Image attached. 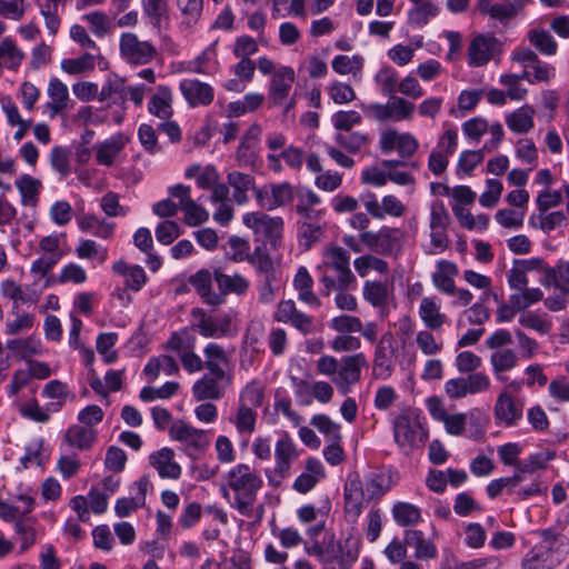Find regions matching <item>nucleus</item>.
I'll return each mask as SVG.
<instances>
[{
  "instance_id": "nucleus-12",
  "label": "nucleus",
  "mask_w": 569,
  "mask_h": 569,
  "mask_svg": "<svg viewBox=\"0 0 569 569\" xmlns=\"http://www.w3.org/2000/svg\"><path fill=\"white\" fill-rule=\"evenodd\" d=\"M298 452L292 439L284 435L274 447V468L267 473L268 480L272 485H279L290 472L291 463L297 459Z\"/></svg>"
},
{
  "instance_id": "nucleus-17",
  "label": "nucleus",
  "mask_w": 569,
  "mask_h": 569,
  "mask_svg": "<svg viewBox=\"0 0 569 569\" xmlns=\"http://www.w3.org/2000/svg\"><path fill=\"white\" fill-rule=\"evenodd\" d=\"M372 500L363 481L356 475L349 477L345 487V509L348 516L357 519L365 506Z\"/></svg>"
},
{
  "instance_id": "nucleus-36",
  "label": "nucleus",
  "mask_w": 569,
  "mask_h": 569,
  "mask_svg": "<svg viewBox=\"0 0 569 569\" xmlns=\"http://www.w3.org/2000/svg\"><path fill=\"white\" fill-rule=\"evenodd\" d=\"M149 380H156L161 373L173 376L179 372V366L176 360L167 355L151 358L143 369Z\"/></svg>"
},
{
  "instance_id": "nucleus-63",
  "label": "nucleus",
  "mask_w": 569,
  "mask_h": 569,
  "mask_svg": "<svg viewBox=\"0 0 569 569\" xmlns=\"http://www.w3.org/2000/svg\"><path fill=\"white\" fill-rule=\"evenodd\" d=\"M178 8L183 17L182 23L192 27L202 12V0H178Z\"/></svg>"
},
{
  "instance_id": "nucleus-61",
  "label": "nucleus",
  "mask_w": 569,
  "mask_h": 569,
  "mask_svg": "<svg viewBox=\"0 0 569 569\" xmlns=\"http://www.w3.org/2000/svg\"><path fill=\"white\" fill-rule=\"evenodd\" d=\"M495 219L503 228L518 229L523 224L525 211L510 208L500 209L496 212Z\"/></svg>"
},
{
  "instance_id": "nucleus-28",
  "label": "nucleus",
  "mask_w": 569,
  "mask_h": 569,
  "mask_svg": "<svg viewBox=\"0 0 569 569\" xmlns=\"http://www.w3.org/2000/svg\"><path fill=\"white\" fill-rule=\"evenodd\" d=\"M325 477L321 462L316 458H308L305 471L295 480L293 489L300 493H307Z\"/></svg>"
},
{
  "instance_id": "nucleus-55",
  "label": "nucleus",
  "mask_w": 569,
  "mask_h": 569,
  "mask_svg": "<svg viewBox=\"0 0 569 569\" xmlns=\"http://www.w3.org/2000/svg\"><path fill=\"white\" fill-rule=\"evenodd\" d=\"M239 433L251 435L256 429V412L253 408L239 405L234 418L231 420Z\"/></svg>"
},
{
  "instance_id": "nucleus-5",
  "label": "nucleus",
  "mask_w": 569,
  "mask_h": 569,
  "mask_svg": "<svg viewBox=\"0 0 569 569\" xmlns=\"http://www.w3.org/2000/svg\"><path fill=\"white\" fill-rule=\"evenodd\" d=\"M399 346L395 335L391 331L385 332L376 343L372 375L377 379L387 380L391 377L396 360L398 358Z\"/></svg>"
},
{
  "instance_id": "nucleus-39",
  "label": "nucleus",
  "mask_w": 569,
  "mask_h": 569,
  "mask_svg": "<svg viewBox=\"0 0 569 569\" xmlns=\"http://www.w3.org/2000/svg\"><path fill=\"white\" fill-rule=\"evenodd\" d=\"M539 262L540 261L536 259L516 261L508 274L510 288L517 292L525 289L528 284L527 272L533 270Z\"/></svg>"
},
{
  "instance_id": "nucleus-59",
  "label": "nucleus",
  "mask_w": 569,
  "mask_h": 569,
  "mask_svg": "<svg viewBox=\"0 0 569 569\" xmlns=\"http://www.w3.org/2000/svg\"><path fill=\"white\" fill-rule=\"evenodd\" d=\"M336 141L348 151L357 152L369 143L370 138L366 133L359 131L351 132L350 130L345 133H338L336 136Z\"/></svg>"
},
{
  "instance_id": "nucleus-27",
  "label": "nucleus",
  "mask_w": 569,
  "mask_h": 569,
  "mask_svg": "<svg viewBox=\"0 0 569 569\" xmlns=\"http://www.w3.org/2000/svg\"><path fill=\"white\" fill-rule=\"evenodd\" d=\"M458 273L456 263L448 260H440L432 273V283L436 289L445 295H453L456 284L453 277Z\"/></svg>"
},
{
  "instance_id": "nucleus-18",
  "label": "nucleus",
  "mask_w": 569,
  "mask_h": 569,
  "mask_svg": "<svg viewBox=\"0 0 569 569\" xmlns=\"http://www.w3.org/2000/svg\"><path fill=\"white\" fill-rule=\"evenodd\" d=\"M379 144L383 152L397 150L402 157H411L419 147L417 139L411 133H400L395 129L382 131Z\"/></svg>"
},
{
  "instance_id": "nucleus-62",
  "label": "nucleus",
  "mask_w": 569,
  "mask_h": 569,
  "mask_svg": "<svg viewBox=\"0 0 569 569\" xmlns=\"http://www.w3.org/2000/svg\"><path fill=\"white\" fill-rule=\"evenodd\" d=\"M543 293L539 288H525L510 296V302L518 309L525 310L531 305L542 300Z\"/></svg>"
},
{
  "instance_id": "nucleus-33",
  "label": "nucleus",
  "mask_w": 569,
  "mask_h": 569,
  "mask_svg": "<svg viewBox=\"0 0 569 569\" xmlns=\"http://www.w3.org/2000/svg\"><path fill=\"white\" fill-rule=\"evenodd\" d=\"M227 182L233 189V200L238 204H244L249 197L248 191L257 189L254 178L239 171H231L227 174Z\"/></svg>"
},
{
  "instance_id": "nucleus-31",
  "label": "nucleus",
  "mask_w": 569,
  "mask_h": 569,
  "mask_svg": "<svg viewBox=\"0 0 569 569\" xmlns=\"http://www.w3.org/2000/svg\"><path fill=\"white\" fill-rule=\"evenodd\" d=\"M189 283L194 288L203 301L210 306H218L222 298L212 290V276L210 271L202 269L189 278Z\"/></svg>"
},
{
  "instance_id": "nucleus-57",
  "label": "nucleus",
  "mask_w": 569,
  "mask_h": 569,
  "mask_svg": "<svg viewBox=\"0 0 569 569\" xmlns=\"http://www.w3.org/2000/svg\"><path fill=\"white\" fill-rule=\"evenodd\" d=\"M432 330H420L416 335V345L425 356H436L442 350V341L438 340Z\"/></svg>"
},
{
  "instance_id": "nucleus-23",
  "label": "nucleus",
  "mask_w": 569,
  "mask_h": 569,
  "mask_svg": "<svg viewBox=\"0 0 569 569\" xmlns=\"http://www.w3.org/2000/svg\"><path fill=\"white\" fill-rule=\"evenodd\" d=\"M204 368L208 372L217 375L218 378H227L231 376L226 369L229 363V358L226 350L217 343H208L203 349Z\"/></svg>"
},
{
  "instance_id": "nucleus-54",
  "label": "nucleus",
  "mask_w": 569,
  "mask_h": 569,
  "mask_svg": "<svg viewBox=\"0 0 569 569\" xmlns=\"http://www.w3.org/2000/svg\"><path fill=\"white\" fill-rule=\"evenodd\" d=\"M311 425L321 432L328 441L339 442L341 439L340 425L332 421L327 415H315Z\"/></svg>"
},
{
  "instance_id": "nucleus-47",
  "label": "nucleus",
  "mask_w": 569,
  "mask_h": 569,
  "mask_svg": "<svg viewBox=\"0 0 569 569\" xmlns=\"http://www.w3.org/2000/svg\"><path fill=\"white\" fill-rule=\"evenodd\" d=\"M96 432L87 426H72L66 433L67 442L78 449L89 448L94 441Z\"/></svg>"
},
{
  "instance_id": "nucleus-38",
  "label": "nucleus",
  "mask_w": 569,
  "mask_h": 569,
  "mask_svg": "<svg viewBox=\"0 0 569 569\" xmlns=\"http://www.w3.org/2000/svg\"><path fill=\"white\" fill-rule=\"evenodd\" d=\"M535 110L523 106L506 117L508 128L516 133H527L533 127Z\"/></svg>"
},
{
  "instance_id": "nucleus-8",
  "label": "nucleus",
  "mask_w": 569,
  "mask_h": 569,
  "mask_svg": "<svg viewBox=\"0 0 569 569\" xmlns=\"http://www.w3.org/2000/svg\"><path fill=\"white\" fill-rule=\"evenodd\" d=\"M491 388L490 377L482 371L468 373L466 377L449 379L445 383V392L450 399H462L468 395H478L489 391Z\"/></svg>"
},
{
  "instance_id": "nucleus-41",
  "label": "nucleus",
  "mask_w": 569,
  "mask_h": 569,
  "mask_svg": "<svg viewBox=\"0 0 569 569\" xmlns=\"http://www.w3.org/2000/svg\"><path fill=\"white\" fill-rule=\"evenodd\" d=\"M24 59L23 51L10 38L0 42V66L17 70Z\"/></svg>"
},
{
  "instance_id": "nucleus-29",
  "label": "nucleus",
  "mask_w": 569,
  "mask_h": 569,
  "mask_svg": "<svg viewBox=\"0 0 569 569\" xmlns=\"http://www.w3.org/2000/svg\"><path fill=\"white\" fill-rule=\"evenodd\" d=\"M496 417L508 426H512L522 417V407L508 391H501L495 405Z\"/></svg>"
},
{
  "instance_id": "nucleus-26",
  "label": "nucleus",
  "mask_w": 569,
  "mask_h": 569,
  "mask_svg": "<svg viewBox=\"0 0 569 569\" xmlns=\"http://www.w3.org/2000/svg\"><path fill=\"white\" fill-rule=\"evenodd\" d=\"M126 144V140L121 134L113 136L102 142L94 144L96 160L100 166L111 167L121 153Z\"/></svg>"
},
{
  "instance_id": "nucleus-2",
  "label": "nucleus",
  "mask_w": 569,
  "mask_h": 569,
  "mask_svg": "<svg viewBox=\"0 0 569 569\" xmlns=\"http://www.w3.org/2000/svg\"><path fill=\"white\" fill-rule=\"evenodd\" d=\"M540 543L522 559V569H553L569 552V539L563 535L546 529L539 532Z\"/></svg>"
},
{
  "instance_id": "nucleus-56",
  "label": "nucleus",
  "mask_w": 569,
  "mask_h": 569,
  "mask_svg": "<svg viewBox=\"0 0 569 569\" xmlns=\"http://www.w3.org/2000/svg\"><path fill=\"white\" fill-rule=\"evenodd\" d=\"M96 60L90 53L61 61V69L69 74H80L94 69Z\"/></svg>"
},
{
  "instance_id": "nucleus-24",
  "label": "nucleus",
  "mask_w": 569,
  "mask_h": 569,
  "mask_svg": "<svg viewBox=\"0 0 569 569\" xmlns=\"http://www.w3.org/2000/svg\"><path fill=\"white\" fill-rule=\"evenodd\" d=\"M489 361L496 380L507 382L505 373L518 366L519 357L515 350L505 348L493 351Z\"/></svg>"
},
{
  "instance_id": "nucleus-10",
  "label": "nucleus",
  "mask_w": 569,
  "mask_h": 569,
  "mask_svg": "<svg viewBox=\"0 0 569 569\" xmlns=\"http://www.w3.org/2000/svg\"><path fill=\"white\" fill-rule=\"evenodd\" d=\"M243 224L251 229L258 237H263L273 247L282 236L283 220L280 217H271L263 212H248L242 217Z\"/></svg>"
},
{
  "instance_id": "nucleus-48",
  "label": "nucleus",
  "mask_w": 569,
  "mask_h": 569,
  "mask_svg": "<svg viewBox=\"0 0 569 569\" xmlns=\"http://www.w3.org/2000/svg\"><path fill=\"white\" fill-rule=\"evenodd\" d=\"M395 521L402 527L415 526L420 521V510L408 502H398L392 508Z\"/></svg>"
},
{
  "instance_id": "nucleus-3",
  "label": "nucleus",
  "mask_w": 569,
  "mask_h": 569,
  "mask_svg": "<svg viewBox=\"0 0 569 569\" xmlns=\"http://www.w3.org/2000/svg\"><path fill=\"white\" fill-rule=\"evenodd\" d=\"M393 437L401 450L409 455L423 447L428 433L425 430L419 415L413 410H406L393 421Z\"/></svg>"
},
{
  "instance_id": "nucleus-50",
  "label": "nucleus",
  "mask_w": 569,
  "mask_h": 569,
  "mask_svg": "<svg viewBox=\"0 0 569 569\" xmlns=\"http://www.w3.org/2000/svg\"><path fill=\"white\" fill-rule=\"evenodd\" d=\"M521 77L531 83L548 82L555 77V69L538 59L532 64H527L525 67Z\"/></svg>"
},
{
  "instance_id": "nucleus-1",
  "label": "nucleus",
  "mask_w": 569,
  "mask_h": 569,
  "mask_svg": "<svg viewBox=\"0 0 569 569\" xmlns=\"http://www.w3.org/2000/svg\"><path fill=\"white\" fill-rule=\"evenodd\" d=\"M262 485L260 475L247 463H238L226 473V488L233 493V506L246 516L250 513Z\"/></svg>"
},
{
  "instance_id": "nucleus-21",
  "label": "nucleus",
  "mask_w": 569,
  "mask_h": 569,
  "mask_svg": "<svg viewBox=\"0 0 569 569\" xmlns=\"http://www.w3.org/2000/svg\"><path fill=\"white\" fill-rule=\"evenodd\" d=\"M418 315L429 330H440L448 320L441 312L440 300L437 297H423L419 303Z\"/></svg>"
},
{
  "instance_id": "nucleus-45",
  "label": "nucleus",
  "mask_w": 569,
  "mask_h": 569,
  "mask_svg": "<svg viewBox=\"0 0 569 569\" xmlns=\"http://www.w3.org/2000/svg\"><path fill=\"white\" fill-rule=\"evenodd\" d=\"M66 0H43L39 2L40 14L44 19L46 28L51 34H56L60 28L61 19L59 17V3Z\"/></svg>"
},
{
  "instance_id": "nucleus-44",
  "label": "nucleus",
  "mask_w": 569,
  "mask_h": 569,
  "mask_svg": "<svg viewBox=\"0 0 569 569\" xmlns=\"http://www.w3.org/2000/svg\"><path fill=\"white\" fill-rule=\"evenodd\" d=\"M363 298L375 308H383L388 301V288L379 281H366L362 289Z\"/></svg>"
},
{
  "instance_id": "nucleus-6",
  "label": "nucleus",
  "mask_w": 569,
  "mask_h": 569,
  "mask_svg": "<svg viewBox=\"0 0 569 569\" xmlns=\"http://www.w3.org/2000/svg\"><path fill=\"white\" fill-rule=\"evenodd\" d=\"M119 52L121 59L132 66L150 63L158 56L156 47L142 40L134 32H123L119 38Z\"/></svg>"
},
{
  "instance_id": "nucleus-49",
  "label": "nucleus",
  "mask_w": 569,
  "mask_h": 569,
  "mask_svg": "<svg viewBox=\"0 0 569 569\" xmlns=\"http://www.w3.org/2000/svg\"><path fill=\"white\" fill-rule=\"evenodd\" d=\"M7 348L22 359L39 355L41 351L40 342L33 337L12 339L7 342Z\"/></svg>"
},
{
  "instance_id": "nucleus-43",
  "label": "nucleus",
  "mask_w": 569,
  "mask_h": 569,
  "mask_svg": "<svg viewBox=\"0 0 569 569\" xmlns=\"http://www.w3.org/2000/svg\"><path fill=\"white\" fill-rule=\"evenodd\" d=\"M439 10V7L429 0L417 3L408 13L409 22L417 27L426 26L430 19L437 17Z\"/></svg>"
},
{
  "instance_id": "nucleus-15",
  "label": "nucleus",
  "mask_w": 569,
  "mask_h": 569,
  "mask_svg": "<svg viewBox=\"0 0 569 569\" xmlns=\"http://www.w3.org/2000/svg\"><path fill=\"white\" fill-rule=\"evenodd\" d=\"M231 382L232 376L218 378L217 375L208 372L193 383L192 396L197 401L218 400L224 396Z\"/></svg>"
},
{
  "instance_id": "nucleus-25",
  "label": "nucleus",
  "mask_w": 569,
  "mask_h": 569,
  "mask_svg": "<svg viewBox=\"0 0 569 569\" xmlns=\"http://www.w3.org/2000/svg\"><path fill=\"white\" fill-rule=\"evenodd\" d=\"M183 97L191 106L209 104L213 100V89L196 79H186L180 83Z\"/></svg>"
},
{
  "instance_id": "nucleus-4",
  "label": "nucleus",
  "mask_w": 569,
  "mask_h": 569,
  "mask_svg": "<svg viewBox=\"0 0 569 569\" xmlns=\"http://www.w3.org/2000/svg\"><path fill=\"white\" fill-rule=\"evenodd\" d=\"M362 111L378 122H398L409 120L415 112V104L402 97L390 96L386 103L361 104Z\"/></svg>"
},
{
  "instance_id": "nucleus-20",
  "label": "nucleus",
  "mask_w": 569,
  "mask_h": 569,
  "mask_svg": "<svg viewBox=\"0 0 569 569\" xmlns=\"http://www.w3.org/2000/svg\"><path fill=\"white\" fill-rule=\"evenodd\" d=\"M193 319L197 321L196 327L198 332L204 338H220L228 333L231 325L229 317L222 319H212L201 309L192 311Z\"/></svg>"
},
{
  "instance_id": "nucleus-16",
  "label": "nucleus",
  "mask_w": 569,
  "mask_h": 569,
  "mask_svg": "<svg viewBox=\"0 0 569 569\" xmlns=\"http://www.w3.org/2000/svg\"><path fill=\"white\" fill-rule=\"evenodd\" d=\"M367 365L363 353H356L342 359V365L338 369V375L333 377L332 382L343 393L350 391V386L357 383L361 377V369Z\"/></svg>"
},
{
  "instance_id": "nucleus-58",
  "label": "nucleus",
  "mask_w": 569,
  "mask_h": 569,
  "mask_svg": "<svg viewBox=\"0 0 569 569\" xmlns=\"http://www.w3.org/2000/svg\"><path fill=\"white\" fill-rule=\"evenodd\" d=\"M327 552L330 559H337L341 563H351L358 557L357 542L348 538L343 545L339 543L337 548L332 546Z\"/></svg>"
},
{
  "instance_id": "nucleus-60",
  "label": "nucleus",
  "mask_w": 569,
  "mask_h": 569,
  "mask_svg": "<svg viewBox=\"0 0 569 569\" xmlns=\"http://www.w3.org/2000/svg\"><path fill=\"white\" fill-rule=\"evenodd\" d=\"M264 389L258 381H251L241 391L239 405L250 408H258L262 405Z\"/></svg>"
},
{
  "instance_id": "nucleus-64",
  "label": "nucleus",
  "mask_w": 569,
  "mask_h": 569,
  "mask_svg": "<svg viewBox=\"0 0 569 569\" xmlns=\"http://www.w3.org/2000/svg\"><path fill=\"white\" fill-rule=\"evenodd\" d=\"M529 40L543 54L551 56L557 51L556 41L552 36L545 30L530 31Z\"/></svg>"
},
{
  "instance_id": "nucleus-37",
  "label": "nucleus",
  "mask_w": 569,
  "mask_h": 569,
  "mask_svg": "<svg viewBox=\"0 0 569 569\" xmlns=\"http://www.w3.org/2000/svg\"><path fill=\"white\" fill-rule=\"evenodd\" d=\"M405 540L407 545L415 548L417 559H433L437 556L435 543L425 539L423 533L419 530L406 531Z\"/></svg>"
},
{
  "instance_id": "nucleus-13",
  "label": "nucleus",
  "mask_w": 569,
  "mask_h": 569,
  "mask_svg": "<svg viewBox=\"0 0 569 569\" xmlns=\"http://www.w3.org/2000/svg\"><path fill=\"white\" fill-rule=\"evenodd\" d=\"M254 196L261 208L274 210L292 201L293 187L289 182L269 183L254 189Z\"/></svg>"
},
{
  "instance_id": "nucleus-9",
  "label": "nucleus",
  "mask_w": 569,
  "mask_h": 569,
  "mask_svg": "<svg viewBox=\"0 0 569 569\" xmlns=\"http://www.w3.org/2000/svg\"><path fill=\"white\" fill-rule=\"evenodd\" d=\"M296 80L295 70L288 66H281L272 76L269 87L268 97L273 106H284L288 112L296 104V99L290 97L292 84Z\"/></svg>"
},
{
  "instance_id": "nucleus-14",
  "label": "nucleus",
  "mask_w": 569,
  "mask_h": 569,
  "mask_svg": "<svg viewBox=\"0 0 569 569\" xmlns=\"http://www.w3.org/2000/svg\"><path fill=\"white\" fill-rule=\"evenodd\" d=\"M350 257L341 247H329L325 251L323 270L332 269L338 276L339 289H347L355 280L349 267ZM321 269V267H319Z\"/></svg>"
},
{
  "instance_id": "nucleus-42",
  "label": "nucleus",
  "mask_w": 569,
  "mask_h": 569,
  "mask_svg": "<svg viewBox=\"0 0 569 569\" xmlns=\"http://www.w3.org/2000/svg\"><path fill=\"white\" fill-rule=\"evenodd\" d=\"M79 228L99 238H109L113 230V224L99 219L93 214H84L78 220Z\"/></svg>"
},
{
  "instance_id": "nucleus-30",
  "label": "nucleus",
  "mask_w": 569,
  "mask_h": 569,
  "mask_svg": "<svg viewBox=\"0 0 569 569\" xmlns=\"http://www.w3.org/2000/svg\"><path fill=\"white\" fill-rule=\"evenodd\" d=\"M14 186L19 191L23 207L34 208L38 206L39 194L42 189L41 180L29 174H22L16 179Z\"/></svg>"
},
{
  "instance_id": "nucleus-53",
  "label": "nucleus",
  "mask_w": 569,
  "mask_h": 569,
  "mask_svg": "<svg viewBox=\"0 0 569 569\" xmlns=\"http://www.w3.org/2000/svg\"><path fill=\"white\" fill-rule=\"evenodd\" d=\"M82 20L89 24L90 31L98 38L104 37L111 30L109 17L100 10L86 13Z\"/></svg>"
},
{
  "instance_id": "nucleus-35",
  "label": "nucleus",
  "mask_w": 569,
  "mask_h": 569,
  "mask_svg": "<svg viewBox=\"0 0 569 569\" xmlns=\"http://www.w3.org/2000/svg\"><path fill=\"white\" fill-rule=\"evenodd\" d=\"M38 520L33 516L19 517L14 523V531L20 541V551L28 550L36 541L38 536Z\"/></svg>"
},
{
  "instance_id": "nucleus-11",
  "label": "nucleus",
  "mask_w": 569,
  "mask_h": 569,
  "mask_svg": "<svg viewBox=\"0 0 569 569\" xmlns=\"http://www.w3.org/2000/svg\"><path fill=\"white\" fill-rule=\"evenodd\" d=\"M403 233L400 229L382 227L378 231H365L360 241L371 251L379 254H392L400 248Z\"/></svg>"
},
{
  "instance_id": "nucleus-40",
  "label": "nucleus",
  "mask_w": 569,
  "mask_h": 569,
  "mask_svg": "<svg viewBox=\"0 0 569 569\" xmlns=\"http://www.w3.org/2000/svg\"><path fill=\"white\" fill-rule=\"evenodd\" d=\"M172 93L167 87H159L149 102V111L160 119H168L172 114Z\"/></svg>"
},
{
  "instance_id": "nucleus-22",
  "label": "nucleus",
  "mask_w": 569,
  "mask_h": 569,
  "mask_svg": "<svg viewBox=\"0 0 569 569\" xmlns=\"http://www.w3.org/2000/svg\"><path fill=\"white\" fill-rule=\"evenodd\" d=\"M149 462L161 478L178 479L181 476V467L174 461V451L170 448L164 447L151 453Z\"/></svg>"
},
{
  "instance_id": "nucleus-19",
  "label": "nucleus",
  "mask_w": 569,
  "mask_h": 569,
  "mask_svg": "<svg viewBox=\"0 0 569 569\" xmlns=\"http://www.w3.org/2000/svg\"><path fill=\"white\" fill-rule=\"evenodd\" d=\"M499 43L491 36L478 34L469 43L468 62L471 67L487 64L498 52Z\"/></svg>"
},
{
  "instance_id": "nucleus-52",
  "label": "nucleus",
  "mask_w": 569,
  "mask_h": 569,
  "mask_svg": "<svg viewBox=\"0 0 569 569\" xmlns=\"http://www.w3.org/2000/svg\"><path fill=\"white\" fill-rule=\"evenodd\" d=\"M363 58L360 56H337L332 60V69L339 74H352L355 77L361 73Z\"/></svg>"
},
{
  "instance_id": "nucleus-46",
  "label": "nucleus",
  "mask_w": 569,
  "mask_h": 569,
  "mask_svg": "<svg viewBox=\"0 0 569 569\" xmlns=\"http://www.w3.org/2000/svg\"><path fill=\"white\" fill-rule=\"evenodd\" d=\"M566 216L561 211H553L550 213L540 212L537 216H531L529 224L533 228H539L543 232L548 233L556 228L561 227L566 223Z\"/></svg>"
},
{
  "instance_id": "nucleus-7",
  "label": "nucleus",
  "mask_w": 569,
  "mask_h": 569,
  "mask_svg": "<svg viewBox=\"0 0 569 569\" xmlns=\"http://www.w3.org/2000/svg\"><path fill=\"white\" fill-rule=\"evenodd\" d=\"M169 433L173 440L181 443L182 450L191 459H198L210 443L204 430L197 429L183 421L174 422Z\"/></svg>"
},
{
  "instance_id": "nucleus-32",
  "label": "nucleus",
  "mask_w": 569,
  "mask_h": 569,
  "mask_svg": "<svg viewBox=\"0 0 569 569\" xmlns=\"http://www.w3.org/2000/svg\"><path fill=\"white\" fill-rule=\"evenodd\" d=\"M214 280L222 295L236 293L241 296L244 295L250 287V281L239 273L227 274L220 270H216Z\"/></svg>"
},
{
  "instance_id": "nucleus-34",
  "label": "nucleus",
  "mask_w": 569,
  "mask_h": 569,
  "mask_svg": "<svg viewBox=\"0 0 569 569\" xmlns=\"http://www.w3.org/2000/svg\"><path fill=\"white\" fill-rule=\"evenodd\" d=\"M50 101L48 102V109L52 116H57L68 107L69 90L68 87L57 78H52L49 81L47 89Z\"/></svg>"
},
{
  "instance_id": "nucleus-51",
  "label": "nucleus",
  "mask_w": 569,
  "mask_h": 569,
  "mask_svg": "<svg viewBox=\"0 0 569 569\" xmlns=\"http://www.w3.org/2000/svg\"><path fill=\"white\" fill-rule=\"evenodd\" d=\"M353 267L360 277L367 276L370 270L381 274L389 271L387 261L372 254H365L357 258L353 262Z\"/></svg>"
}]
</instances>
